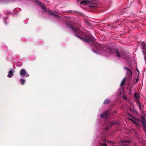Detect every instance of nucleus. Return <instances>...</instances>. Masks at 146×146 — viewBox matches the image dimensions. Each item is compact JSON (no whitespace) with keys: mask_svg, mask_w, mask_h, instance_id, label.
Returning a JSON list of instances; mask_svg holds the SVG:
<instances>
[{"mask_svg":"<svg viewBox=\"0 0 146 146\" xmlns=\"http://www.w3.org/2000/svg\"><path fill=\"white\" fill-rule=\"evenodd\" d=\"M133 119L128 118V119L131 121L135 125L136 127H140V121L141 122V119H138L135 117H133Z\"/></svg>","mask_w":146,"mask_h":146,"instance_id":"obj_4","label":"nucleus"},{"mask_svg":"<svg viewBox=\"0 0 146 146\" xmlns=\"http://www.w3.org/2000/svg\"><path fill=\"white\" fill-rule=\"evenodd\" d=\"M137 72H138V69H137Z\"/></svg>","mask_w":146,"mask_h":146,"instance_id":"obj_30","label":"nucleus"},{"mask_svg":"<svg viewBox=\"0 0 146 146\" xmlns=\"http://www.w3.org/2000/svg\"><path fill=\"white\" fill-rule=\"evenodd\" d=\"M84 21L87 25L89 26L90 25V24L89 23L88 21L87 20H84Z\"/></svg>","mask_w":146,"mask_h":146,"instance_id":"obj_22","label":"nucleus"},{"mask_svg":"<svg viewBox=\"0 0 146 146\" xmlns=\"http://www.w3.org/2000/svg\"><path fill=\"white\" fill-rule=\"evenodd\" d=\"M90 3V1L88 0H83L80 2V4L85 5H88Z\"/></svg>","mask_w":146,"mask_h":146,"instance_id":"obj_8","label":"nucleus"},{"mask_svg":"<svg viewBox=\"0 0 146 146\" xmlns=\"http://www.w3.org/2000/svg\"><path fill=\"white\" fill-rule=\"evenodd\" d=\"M128 115L129 116L131 117H132L133 118V117H134V116H133V115L131 114L130 113H128Z\"/></svg>","mask_w":146,"mask_h":146,"instance_id":"obj_25","label":"nucleus"},{"mask_svg":"<svg viewBox=\"0 0 146 146\" xmlns=\"http://www.w3.org/2000/svg\"><path fill=\"white\" fill-rule=\"evenodd\" d=\"M13 75V74L12 71H10L9 72V74H8L7 76L8 77L11 78V76Z\"/></svg>","mask_w":146,"mask_h":146,"instance_id":"obj_14","label":"nucleus"},{"mask_svg":"<svg viewBox=\"0 0 146 146\" xmlns=\"http://www.w3.org/2000/svg\"><path fill=\"white\" fill-rule=\"evenodd\" d=\"M139 78H138V76L137 77V78L136 81V83H137L138 81H139Z\"/></svg>","mask_w":146,"mask_h":146,"instance_id":"obj_27","label":"nucleus"},{"mask_svg":"<svg viewBox=\"0 0 146 146\" xmlns=\"http://www.w3.org/2000/svg\"><path fill=\"white\" fill-rule=\"evenodd\" d=\"M115 123V122H110L109 124V126L110 127H112L113 126Z\"/></svg>","mask_w":146,"mask_h":146,"instance_id":"obj_15","label":"nucleus"},{"mask_svg":"<svg viewBox=\"0 0 146 146\" xmlns=\"http://www.w3.org/2000/svg\"><path fill=\"white\" fill-rule=\"evenodd\" d=\"M68 28L71 29L74 32L75 36L79 38L82 41L86 43H89L90 42H91L92 40V36L91 35L88 33H86V37H84V38L80 36L79 35H81L80 34L81 33H82V32L80 31L79 29H76V28L73 26L70 25L68 27Z\"/></svg>","mask_w":146,"mask_h":146,"instance_id":"obj_1","label":"nucleus"},{"mask_svg":"<svg viewBox=\"0 0 146 146\" xmlns=\"http://www.w3.org/2000/svg\"><path fill=\"white\" fill-rule=\"evenodd\" d=\"M48 15H50L54 16H56L57 15L56 14L54 13L51 10L49 11H48Z\"/></svg>","mask_w":146,"mask_h":146,"instance_id":"obj_12","label":"nucleus"},{"mask_svg":"<svg viewBox=\"0 0 146 146\" xmlns=\"http://www.w3.org/2000/svg\"><path fill=\"white\" fill-rule=\"evenodd\" d=\"M111 26H112V27H113V25H111Z\"/></svg>","mask_w":146,"mask_h":146,"instance_id":"obj_29","label":"nucleus"},{"mask_svg":"<svg viewBox=\"0 0 146 146\" xmlns=\"http://www.w3.org/2000/svg\"><path fill=\"white\" fill-rule=\"evenodd\" d=\"M135 98L137 99H138L139 98V96L138 93H135L134 94Z\"/></svg>","mask_w":146,"mask_h":146,"instance_id":"obj_16","label":"nucleus"},{"mask_svg":"<svg viewBox=\"0 0 146 146\" xmlns=\"http://www.w3.org/2000/svg\"><path fill=\"white\" fill-rule=\"evenodd\" d=\"M38 4L41 7H42L44 5L40 1H38Z\"/></svg>","mask_w":146,"mask_h":146,"instance_id":"obj_23","label":"nucleus"},{"mask_svg":"<svg viewBox=\"0 0 146 146\" xmlns=\"http://www.w3.org/2000/svg\"><path fill=\"white\" fill-rule=\"evenodd\" d=\"M115 52L116 54V55L117 57H119L121 56H123V53L122 52H119L117 50H115Z\"/></svg>","mask_w":146,"mask_h":146,"instance_id":"obj_9","label":"nucleus"},{"mask_svg":"<svg viewBox=\"0 0 146 146\" xmlns=\"http://www.w3.org/2000/svg\"><path fill=\"white\" fill-rule=\"evenodd\" d=\"M140 45L142 49L143 50V51L146 50V45L145 43L142 42L141 43Z\"/></svg>","mask_w":146,"mask_h":146,"instance_id":"obj_7","label":"nucleus"},{"mask_svg":"<svg viewBox=\"0 0 146 146\" xmlns=\"http://www.w3.org/2000/svg\"><path fill=\"white\" fill-rule=\"evenodd\" d=\"M116 146V145H114V146Z\"/></svg>","mask_w":146,"mask_h":146,"instance_id":"obj_32","label":"nucleus"},{"mask_svg":"<svg viewBox=\"0 0 146 146\" xmlns=\"http://www.w3.org/2000/svg\"><path fill=\"white\" fill-rule=\"evenodd\" d=\"M20 81L21 82V84L22 85H24L25 84V80L24 79H21L20 80Z\"/></svg>","mask_w":146,"mask_h":146,"instance_id":"obj_17","label":"nucleus"},{"mask_svg":"<svg viewBox=\"0 0 146 146\" xmlns=\"http://www.w3.org/2000/svg\"><path fill=\"white\" fill-rule=\"evenodd\" d=\"M20 74L21 76L23 77H27L29 76V75L24 69H22L21 70Z\"/></svg>","mask_w":146,"mask_h":146,"instance_id":"obj_6","label":"nucleus"},{"mask_svg":"<svg viewBox=\"0 0 146 146\" xmlns=\"http://www.w3.org/2000/svg\"><path fill=\"white\" fill-rule=\"evenodd\" d=\"M111 102V101L108 99H106L105 100L103 103L104 104H108Z\"/></svg>","mask_w":146,"mask_h":146,"instance_id":"obj_13","label":"nucleus"},{"mask_svg":"<svg viewBox=\"0 0 146 146\" xmlns=\"http://www.w3.org/2000/svg\"><path fill=\"white\" fill-rule=\"evenodd\" d=\"M110 127L109 126H108V127H106V129H108V128Z\"/></svg>","mask_w":146,"mask_h":146,"instance_id":"obj_28","label":"nucleus"},{"mask_svg":"<svg viewBox=\"0 0 146 146\" xmlns=\"http://www.w3.org/2000/svg\"><path fill=\"white\" fill-rule=\"evenodd\" d=\"M141 121L142 127L144 131L146 132V120L144 116H142L141 117Z\"/></svg>","mask_w":146,"mask_h":146,"instance_id":"obj_5","label":"nucleus"},{"mask_svg":"<svg viewBox=\"0 0 146 146\" xmlns=\"http://www.w3.org/2000/svg\"><path fill=\"white\" fill-rule=\"evenodd\" d=\"M124 69L127 71V75L126 77L124 78L121 80L120 84V89L121 91L124 90V85L126 84L129 86L130 84L132 78V72L131 70L128 68L124 67Z\"/></svg>","mask_w":146,"mask_h":146,"instance_id":"obj_2","label":"nucleus"},{"mask_svg":"<svg viewBox=\"0 0 146 146\" xmlns=\"http://www.w3.org/2000/svg\"><path fill=\"white\" fill-rule=\"evenodd\" d=\"M41 8H42V9L43 11L44 12H47V9L46 8L44 5L42 7H41Z\"/></svg>","mask_w":146,"mask_h":146,"instance_id":"obj_19","label":"nucleus"},{"mask_svg":"<svg viewBox=\"0 0 146 146\" xmlns=\"http://www.w3.org/2000/svg\"><path fill=\"white\" fill-rule=\"evenodd\" d=\"M122 98L125 100H127V98L125 96H122Z\"/></svg>","mask_w":146,"mask_h":146,"instance_id":"obj_24","label":"nucleus"},{"mask_svg":"<svg viewBox=\"0 0 146 146\" xmlns=\"http://www.w3.org/2000/svg\"><path fill=\"white\" fill-rule=\"evenodd\" d=\"M120 142L122 143H126L128 142H130V141L129 140H121Z\"/></svg>","mask_w":146,"mask_h":146,"instance_id":"obj_21","label":"nucleus"},{"mask_svg":"<svg viewBox=\"0 0 146 146\" xmlns=\"http://www.w3.org/2000/svg\"><path fill=\"white\" fill-rule=\"evenodd\" d=\"M107 145V144L106 143H102L101 144V146H106Z\"/></svg>","mask_w":146,"mask_h":146,"instance_id":"obj_26","label":"nucleus"},{"mask_svg":"<svg viewBox=\"0 0 146 146\" xmlns=\"http://www.w3.org/2000/svg\"><path fill=\"white\" fill-rule=\"evenodd\" d=\"M122 146H127V145H123Z\"/></svg>","mask_w":146,"mask_h":146,"instance_id":"obj_31","label":"nucleus"},{"mask_svg":"<svg viewBox=\"0 0 146 146\" xmlns=\"http://www.w3.org/2000/svg\"><path fill=\"white\" fill-rule=\"evenodd\" d=\"M88 5L90 7H96L97 6V5L96 4L94 3H91V2L90 1V3Z\"/></svg>","mask_w":146,"mask_h":146,"instance_id":"obj_11","label":"nucleus"},{"mask_svg":"<svg viewBox=\"0 0 146 146\" xmlns=\"http://www.w3.org/2000/svg\"><path fill=\"white\" fill-rule=\"evenodd\" d=\"M98 47L96 46V48L99 50H101L102 49H101L100 46H101V48H102V50H104V52L108 53H108H111L112 52L111 49L108 46L105 45H101L100 44H98Z\"/></svg>","mask_w":146,"mask_h":146,"instance_id":"obj_3","label":"nucleus"},{"mask_svg":"<svg viewBox=\"0 0 146 146\" xmlns=\"http://www.w3.org/2000/svg\"><path fill=\"white\" fill-rule=\"evenodd\" d=\"M136 103L137 105L139 106L140 109H141V104L140 102L138 100H137Z\"/></svg>","mask_w":146,"mask_h":146,"instance_id":"obj_18","label":"nucleus"},{"mask_svg":"<svg viewBox=\"0 0 146 146\" xmlns=\"http://www.w3.org/2000/svg\"><path fill=\"white\" fill-rule=\"evenodd\" d=\"M108 111H106L104 113H102L100 115L101 117H108Z\"/></svg>","mask_w":146,"mask_h":146,"instance_id":"obj_10","label":"nucleus"},{"mask_svg":"<svg viewBox=\"0 0 146 146\" xmlns=\"http://www.w3.org/2000/svg\"><path fill=\"white\" fill-rule=\"evenodd\" d=\"M143 52L144 55V59L145 61H146V50L143 51Z\"/></svg>","mask_w":146,"mask_h":146,"instance_id":"obj_20","label":"nucleus"}]
</instances>
